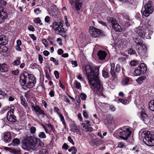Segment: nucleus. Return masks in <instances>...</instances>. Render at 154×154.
Listing matches in <instances>:
<instances>
[{
  "label": "nucleus",
  "instance_id": "obj_39",
  "mask_svg": "<svg viewBox=\"0 0 154 154\" xmlns=\"http://www.w3.org/2000/svg\"><path fill=\"white\" fill-rule=\"evenodd\" d=\"M38 137L41 138H45L46 136L44 132H41L39 133Z\"/></svg>",
  "mask_w": 154,
  "mask_h": 154
},
{
  "label": "nucleus",
  "instance_id": "obj_43",
  "mask_svg": "<svg viewBox=\"0 0 154 154\" xmlns=\"http://www.w3.org/2000/svg\"><path fill=\"white\" fill-rule=\"evenodd\" d=\"M50 60L53 61L55 65H59L58 60L55 59L53 57H51L50 58Z\"/></svg>",
  "mask_w": 154,
  "mask_h": 154
},
{
  "label": "nucleus",
  "instance_id": "obj_11",
  "mask_svg": "<svg viewBox=\"0 0 154 154\" xmlns=\"http://www.w3.org/2000/svg\"><path fill=\"white\" fill-rule=\"evenodd\" d=\"M7 13L4 11L3 7L0 8V23H3L8 18Z\"/></svg>",
  "mask_w": 154,
  "mask_h": 154
},
{
  "label": "nucleus",
  "instance_id": "obj_20",
  "mask_svg": "<svg viewBox=\"0 0 154 154\" xmlns=\"http://www.w3.org/2000/svg\"><path fill=\"white\" fill-rule=\"evenodd\" d=\"M7 37L4 35L0 36V45H6L8 43Z\"/></svg>",
  "mask_w": 154,
  "mask_h": 154
},
{
  "label": "nucleus",
  "instance_id": "obj_51",
  "mask_svg": "<svg viewBox=\"0 0 154 154\" xmlns=\"http://www.w3.org/2000/svg\"><path fill=\"white\" fill-rule=\"evenodd\" d=\"M30 130L31 132L33 134L35 132L36 129L35 127H32L30 128Z\"/></svg>",
  "mask_w": 154,
  "mask_h": 154
},
{
  "label": "nucleus",
  "instance_id": "obj_31",
  "mask_svg": "<svg viewBox=\"0 0 154 154\" xmlns=\"http://www.w3.org/2000/svg\"><path fill=\"white\" fill-rule=\"evenodd\" d=\"M20 100L21 103L23 106L25 108H26L27 107V103L25 99H23V98H20Z\"/></svg>",
  "mask_w": 154,
  "mask_h": 154
},
{
  "label": "nucleus",
  "instance_id": "obj_8",
  "mask_svg": "<svg viewBox=\"0 0 154 154\" xmlns=\"http://www.w3.org/2000/svg\"><path fill=\"white\" fill-rule=\"evenodd\" d=\"M131 131L128 128H125L124 130L120 131L119 137L122 139L126 140L131 134Z\"/></svg>",
  "mask_w": 154,
  "mask_h": 154
},
{
  "label": "nucleus",
  "instance_id": "obj_50",
  "mask_svg": "<svg viewBox=\"0 0 154 154\" xmlns=\"http://www.w3.org/2000/svg\"><path fill=\"white\" fill-rule=\"evenodd\" d=\"M20 63V61L17 60H15L13 63V65H18Z\"/></svg>",
  "mask_w": 154,
  "mask_h": 154
},
{
  "label": "nucleus",
  "instance_id": "obj_14",
  "mask_svg": "<svg viewBox=\"0 0 154 154\" xmlns=\"http://www.w3.org/2000/svg\"><path fill=\"white\" fill-rule=\"evenodd\" d=\"M103 143V141L101 140H100L98 138L95 139H92L90 142V144L93 146H98L102 144Z\"/></svg>",
  "mask_w": 154,
  "mask_h": 154
},
{
  "label": "nucleus",
  "instance_id": "obj_2",
  "mask_svg": "<svg viewBox=\"0 0 154 154\" xmlns=\"http://www.w3.org/2000/svg\"><path fill=\"white\" fill-rule=\"evenodd\" d=\"M22 143L25 149L28 151H37L44 146V144L39 138H33L32 136L24 138Z\"/></svg>",
  "mask_w": 154,
  "mask_h": 154
},
{
  "label": "nucleus",
  "instance_id": "obj_4",
  "mask_svg": "<svg viewBox=\"0 0 154 154\" xmlns=\"http://www.w3.org/2000/svg\"><path fill=\"white\" fill-rule=\"evenodd\" d=\"M34 79V76L32 74H29L27 72H23L20 76L19 82L21 85L24 86L29 80H32Z\"/></svg>",
  "mask_w": 154,
  "mask_h": 154
},
{
  "label": "nucleus",
  "instance_id": "obj_64",
  "mask_svg": "<svg viewBox=\"0 0 154 154\" xmlns=\"http://www.w3.org/2000/svg\"><path fill=\"white\" fill-rule=\"evenodd\" d=\"M54 91L53 90H51L49 93V94L51 97H53L54 95Z\"/></svg>",
  "mask_w": 154,
  "mask_h": 154
},
{
  "label": "nucleus",
  "instance_id": "obj_53",
  "mask_svg": "<svg viewBox=\"0 0 154 154\" xmlns=\"http://www.w3.org/2000/svg\"><path fill=\"white\" fill-rule=\"evenodd\" d=\"M34 21L35 23H39L41 22V20L38 17L35 18Z\"/></svg>",
  "mask_w": 154,
  "mask_h": 154
},
{
  "label": "nucleus",
  "instance_id": "obj_59",
  "mask_svg": "<svg viewBox=\"0 0 154 154\" xmlns=\"http://www.w3.org/2000/svg\"><path fill=\"white\" fill-rule=\"evenodd\" d=\"M28 28V29L30 31H34L35 30L34 28L31 25L29 26Z\"/></svg>",
  "mask_w": 154,
  "mask_h": 154
},
{
  "label": "nucleus",
  "instance_id": "obj_29",
  "mask_svg": "<svg viewBox=\"0 0 154 154\" xmlns=\"http://www.w3.org/2000/svg\"><path fill=\"white\" fill-rule=\"evenodd\" d=\"M148 138L147 141V140H144L145 143L149 146H154V139L152 140L151 141H149V138Z\"/></svg>",
  "mask_w": 154,
  "mask_h": 154
},
{
  "label": "nucleus",
  "instance_id": "obj_60",
  "mask_svg": "<svg viewBox=\"0 0 154 154\" xmlns=\"http://www.w3.org/2000/svg\"><path fill=\"white\" fill-rule=\"evenodd\" d=\"M63 51L62 49H59L57 51V53L59 55H61L63 54Z\"/></svg>",
  "mask_w": 154,
  "mask_h": 154
},
{
  "label": "nucleus",
  "instance_id": "obj_46",
  "mask_svg": "<svg viewBox=\"0 0 154 154\" xmlns=\"http://www.w3.org/2000/svg\"><path fill=\"white\" fill-rule=\"evenodd\" d=\"M80 97L82 100H85L87 96L85 94L82 93L80 94Z\"/></svg>",
  "mask_w": 154,
  "mask_h": 154
},
{
  "label": "nucleus",
  "instance_id": "obj_52",
  "mask_svg": "<svg viewBox=\"0 0 154 154\" xmlns=\"http://www.w3.org/2000/svg\"><path fill=\"white\" fill-rule=\"evenodd\" d=\"M34 13L38 14L41 12V11L40 9L39 8H37L34 9Z\"/></svg>",
  "mask_w": 154,
  "mask_h": 154
},
{
  "label": "nucleus",
  "instance_id": "obj_5",
  "mask_svg": "<svg viewBox=\"0 0 154 154\" xmlns=\"http://www.w3.org/2000/svg\"><path fill=\"white\" fill-rule=\"evenodd\" d=\"M147 70V66L144 63H140L134 71V74L135 76H138L145 73Z\"/></svg>",
  "mask_w": 154,
  "mask_h": 154
},
{
  "label": "nucleus",
  "instance_id": "obj_6",
  "mask_svg": "<svg viewBox=\"0 0 154 154\" xmlns=\"http://www.w3.org/2000/svg\"><path fill=\"white\" fill-rule=\"evenodd\" d=\"M90 29V34L94 38L97 37L99 35H104V32L100 29L92 26L91 27Z\"/></svg>",
  "mask_w": 154,
  "mask_h": 154
},
{
  "label": "nucleus",
  "instance_id": "obj_49",
  "mask_svg": "<svg viewBox=\"0 0 154 154\" xmlns=\"http://www.w3.org/2000/svg\"><path fill=\"white\" fill-rule=\"evenodd\" d=\"M63 99L64 101L68 103H70V101L69 98L66 96H63Z\"/></svg>",
  "mask_w": 154,
  "mask_h": 154
},
{
  "label": "nucleus",
  "instance_id": "obj_36",
  "mask_svg": "<svg viewBox=\"0 0 154 154\" xmlns=\"http://www.w3.org/2000/svg\"><path fill=\"white\" fill-rule=\"evenodd\" d=\"M128 54L130 55L137 54L135 51L132 48H130L128 50Z\"/></svg>",
  "mask_w": 154,
  "mask_h": 154
},
{
  "label": "nucleus",
  "instance_id": "obj_13",
  "mask_svg": "<svg viewBox=\"0 0 154 154\" xmlns=\"http://www.w3.org/2000/svg\"><path fill=\"white\" fill-rule=\"evenodd\" d=\"M70 130L73 132H75L77 134L80 135H81L80 128L78 125L74 124H72L71 125Z\"/></svg>",
  "mask_w": 154,
  "mask_h": 154
},
{
  "label": "nucleus",
  "instance_id": "obj_34",
  "mask_svg": "<svg viewBox=\"0 0 154 154\" xmlns=\"http://www.w3.org/2000/svg\"><path fill=\"white\" fill-rule=\"evenodd\" d=\"M68 151L69 152H72V154H75L77 151L76 148L75 146L71 147L68 149Z\"/></svg>",
  "mask_w": 154,
  "mask_h": 154
},
{
  "label": "nucleus",
  "instance_id": "obj_40",
  "mask_svg": "<svg viewBox=\"0 0 154 154\" xmlns=\"http://www.w3.org/2000/svg\"><path fill=\"white\" fill-rule=\"evenodd\" d=\"M58 114L59 116L61 121L62 122L63 125H65V122L64 120V117L63 116V115L60 113H58Z\"/></svg>",
  "mask_w": 154,
  "mask_h": 154
},
{
  "label": "nucleus",
  "instance_id": "obj_22",
  "mask_svg": "<svg viewBox=\"0 0 154 154\" xmlns=\"http://www.w3.org/2000/svg\"><path fill=\"white\" fill-rule=\"evenodd\" d=\"M107 19L109 23H111L112 26L118 23L116 20L112 17H108L107 18Z\"/></svg>",
  "mask_w": 154,
  "mask_h": 154
},
{
  "label": "nucleus",
  "instance_id": "obj_63",
  "mask_svg": "<svg viewBox=\"0 0 154 154\" xmlns=\"http://www.w3.org/2000/svg\"><path fill=\"white\" fill-rule=\"evenodd\" d=\"M48 40L50 42V44L52 45H54V42L53 41V39L52 38H51L50 37H49L48 38Z\"/></svg>",
  "mask_w": 154,
  "mask_h": 154
},
{
  "label": "nucleus",
  "instance_id": "obj_32",
  "mask_svg": "<svg viewBox=\"0 0 154 154\" xmlns=\"http://www.w3.org/2000/svg\"><path fill=\"white\" fill-rule=\"evenodd\" d=\"M20 143V140L17 138L14 139L12 141V144L14 146H17Z\"/></svg>",
  "mask_w": 154,
  "mask_h": 154
},
{
  "label": "nucleus",
  "instance_id": "obj_42",
  "mask_svg": "<svg viewBox=\"0 0 154 154\" xmlns=\"http://www.w3.org/2000/svg\"><path fill=\"white\" fill-rule=\"evenodd\" d=\"M118 100L120 102H121V103H123L125 105L128 104L129 102L127 100H124L122 99H118Z\"/></svg>",
  "mask_w": 154,
  "mask_h": 154
},
{
  "label": "nucleus",
  "instance_id": "obj_56",
  "mask_svg": "<svg viewBox=\"0 0 154 154\" xmlns=\"http://www.w3.org/2000/svg\"><path fill=\"white\" fill-rule=\"evenodd\" d=\"M38 60L41 63H42L43 59L42 56L41 54L38 55Z\"/></svg>",
  "mask_w": 154,
  "mask_h": 154
},
{
  "label": "nucleus",
  "instance_id": "obj_26",
  "mask_svg": "<svg viewBox=\"0 0 154 154\" xmlns=\"http://www.w3.org/2000/svg\"><path fill=\"white\" fill-rule=\"evenodd\" d=\"M149 108L150 110L154 111V100H151L149 103Z\"/></svg>",
  "mask_w": 154,
  "mask_h": 154
},
{
  "label": "nucleus",
  "instance_id": "obj_3",
  "mask_svg": "<svg viewBox=\"0 0 154 154\" xmlns=\"http://www.w3.org/2000/svg\"><path fill=\"white\" fill-rule=\"evenodd\" d=\"M154 11L153 7L151 1H149L144 5L141 11L142 15L146 17H148Z\"/></svg>",
  "mask_w": 154,
  "mask_h": 154
},
{
  "label": "nucleus",
  "instance_id": "obj_16",
  "mask_svg": "<svg viewBox=\"0 0 154 154\" xmlns=\"http://www.w3.org/2000/svg\"><path fill=\"white\" fill-rule=\"evenodd\" d=\"M12 114H7V119L9 122L10 123L15 122L17 121L16 117L14 115V114L12 112Z\"/></svg>",
  "mask_w": 154,
  "mask_h": 154
},
{
  "label": "nucleus",
  "instance_id": "obj_28",
  "mask_svg": "<svg viewBox=\"0 0 154 154\" xmlns=\"http://www.w3.org/2000/svg\"><path fill=\"white\" fill-rule=\"evenodd\" d=\"M5 64H0V71L2 72H6L8 70Z\"/></svg>",
  "mask_w": 154,
  "mask_h": 154
},
{
  "label": "nucleus",
  "instance_id": "obj_41",
  "mask_svg": "<svg viewBox=\"0 0 154 154\" xmlns=\"http://www.w3.org/2000/svg\"><path fill=\"white\" fill-rule=\"evenodd\" d=\"M138 63L137 60H133L130 62V64L131 66H134Z\"/></svg>",
  "mask_w": 154,
  "mask_h": 154
},
{
  "label": "nucleus",
  "instance_id": "obj_54",
  "mask_svg": "<svg viewBox=\"0 0 154 154\" xmlns=\"http://www.w3.org/2000/svg\"><path fill=\"white\" fill-rule=\"evenodd\" d=\"M0 4L2 5L5 6L7 3L4 0H0Z\"/></svg>",
  "mask_w": 154,
  "mask_h": 154
},
{
  "label": "nucleus",
  "instance_id": "obj_7",
  "mask_svg": "<svg viewBox=\"0 0 154 154\" xmlns=\"http://www.w3.org/2000/svg\"><path fill=\"white\" fill-rule=\"evenodd\" d=\"M111 69H110V73L112 77L115 79L116 78L117 75L116 73L119 72L121 69V67L119 64H117L116 66L115 71V65L113 64H111Z\"/></svg>",
  "mask_w": 154,
  "mask_h": 154
},
{
  "label": "nucleus",
  "instance_id": "obj_24",
  "mask_svg": "<svg viewBox=\"0 0 154 154\" xmlns=\"http://www.w3.org/2000/svg\"><path fill=\"white\" fill-rule=\"evenodd\" d=\"M112 28L115 30L117 32H121L122 30L121 26L118 23L116 24H114V25H113L112 26Z\"/></svg>",
  "mask_w": 154,
  "mask_h": 154
},
{
  "label": "nucleus",
  "instance_id": "obj_55",
  "mask_svg": "<svg viewBox=\"0 0 154 154\" xmlns=\"http://www.w3.org/2000/svg\"><path fill=\"white\" fill-rule=\"evenodd\" d=\"M68 140L69 142L71 143L73 145H74L75 143L73 142V140L72 139L70 136H69L68 137Z\"/></svg>",
  "mask_w": 154,
  "mask_h": 154
},
{
  "label": "nucleus",
  "instance_id": "obj_48",
  "mask_svg": "<svg viewBox=\"0 0 154 154\" xmlns=\"http://www.w3.org/2000/svg\"><path fill=\"white\" fill-rule=\"evenodd\" d=\"M123 17L124 18H125V20H126V21H128L131 20L129 18V17L128 15L125 14H123Z\"/></svg>",
  "mask_w": 154,
  "mask_h": 154
},
{
  "label": "nucleus",
  "instance_id": "obj_44",
  "mask_svg": "<svg viewBox=\"0 0 154 154\" xmlns=\"http://www.w3.org/2000/svg\"><path fill=\"white\" fill-rule=\"evenodd\" d=\"M133 23V22L131 20L126 21L125 25L126 27H128L130 25H131Z\"/></svg>",
  "mask_w": 154,
  "mask_h": 154
},
{
  "label": "nucleus",
  "instance_id": "obj_10",
  "mask_svg": "<svg viewBox=\"0 0 154 154\" xmlns=\"http://www.w3.org/2000/svg\"><path fill=\"white\" fill-rule=\"evenodd\" d=\"M143 134L145 135L143 139V141L145 143L144 140H147V141L148 138H149V141H151L152 140L154 139V132H150L149 131H146L143 132Z\"/></svg>",
  "mask_w": 154,
  "mask_h": 154
},
{
  "label": "nucleus",
  "instance_id": "obj_23",
  "mask_svg": "<svg viewBox=\"0 0 154 154\" xmlns=\"http://www.w3.org/2000/svg\"><path fill=\"white\" fill-rule=\"evenodd\" d=\"M11 134L9 132H7L5 133L4 136V140L6 142H9L11 140Z\"/></svg>",
  "mask_w": 154,
  "mask_h": 154
},
{
  "label": "nucleus",
  "instance_id": "obj_27",
  "mask_svg": "<svg viewBox=\"0 0 154 154\" xmlns=\"http://www.w3.org/2000/svg\"><path fill=\"white\" fill-rule=\"evenodd\" d=\"M146 79V76H141L139 77L136 80V81L139 84H141L142 83L143 81Z\"/></svg>",
  "mask_w": 154,
  "mask_h": 154
},
{
  "label": "nucleus",
  "instance_id": "obj_37",
  "mask_svg": "<svg viewBox=\"0 0 154 154\" xmlns=\"http://www.w3.org/2000/svg\"><path fill=\"white\" fill-rule=\"evenodd\" d=\"M74 87L77 89H79L81 87L80 83L76 80H75L74 83Z\"/></svg>",
  "mask_w": 154,
  "mask_h": 154
},
{
  "label": "nucleus",
  "instance_id": "obj_21",
  "mask_svg": "<svg viewBox=\"0 0 154 154\" xmlns=\"http://www.w3.org/2000/svg\"><path fill=\"white\" fill-rule=\"evenodd\" d=\"M27 86L29 88H32L35 85V84L36 82V81L35 80V78L34 77V79L32 80H29V81L27 82Z\"/></svg>",
  "mask_w": 154,
  "mask_h": 154
},
{
  "label": "nucleus",
  "instance_id": "obj_58",
  "mask_svg": "<svg viewBox=\"0 0 154 154\" xmlns=\"http://www.w3.org/2000/svg\"><path fill=\"white\" fill-rule=\"evenodd\" d=\"M148 36L150 38V36L153 34V31L152 30H149L148 31Z\"/></svg>",
  "mask_w": 154,
  "mask_h": 154
},
{
  "label": "nucleus",
  "instance_id": "obj_33",
  "mask_svg": "<svg viewBox=\"0 0 154 154\" xmlns=\"http://www.w3.org/2000/svg\"><path fill=\"white\" fill-rule=\"evenodd\" d=\"M129 81V79L128 77H125L123 79L122 83L123 85H126L128 84Z\"/></svg>",
  "mask_w": 154,
  "mask_h": 154
},
{
  "label": "nucleus",
  "instance_id": "obj_9",
  "mask_svg": "<svg viewBox=\"0 0 154 154\" xmlns=\"http://www.w3.org/2000/svg\"><path fill=\"white\" fill-rule=\"evenodd\" d=\"M53 29L57 33H60L64 32V29L62 25L56 21L54 22L52 25Z\"/></svg>",
  "mask_w": 154,
  "mask_h": 154
},
{
  "label": "nucleus",
  "instance_id": "obj_1",
  "mask_svg": "<svg viewBox=\"0 0 154 154\" xmlns=\"http://www.w3.org/2000/svg\"><path fill=\"white\" fill-rule=\"evenodd\" d=\"M89 84L94 87L93 91L98 95H103V85L98 77V66H87L85 68Z\"/></svg>",
  "mask_w": 154,
  "mask_h": 154
},
{
  "label": "nucleus",
  "instance_id": "obj_38",
  "mask_svg": "<svg viewBox=\"0 0 154 154\" xmlns=\"http://www.w3.org/2000/svg\"><path fill=\"white\" fill-rule=\"evenodd\" d=\"M137 34L140 37H142L143 38L144 36L145 35V34L144 33L143 31L142 30L138 31Z\"/></svg>",
  "mask_w": 154,
  "mask_h": 154
},
{
  "label": "nucleus",
  "instance_id": "obj_45",
  "mask_svg": "<svg viewBox=\"0 0 154 154\" xmlns=\"http://www.w3.org/2000/svg\"><path fill=\"white\" fill-rule=\"evenodd\" d=\"M21 151L20 150H17L15 149H12L11 150V152L14 154H20Z\"/></svg>",
  "mask_w": 154,
  "mask_h": 154
},
{
  "label": "nucleus",
  "instance_id": "obj_47",
  "mask_svg": "<svg viewBox=\"0 0 154 154\" xmlns=\"http://www.w3.org/2000/svg\"><path fill=\"white\" fill-rule=\"evenodd\" d=\"M15 109V107L14 106H11L10 107V110L7 112V113L8 114H12V112L13 113V114H14V110Z\"/></svg>",
  "mask_w": 154,
  "mask_h": 154
},
{
  "label": "nucleus",
  "instance_id": "obj_17",
  "mask_svg": "<svg viewBox=\"0 0 154 154\" xmlns=\"http://www.w3.org/2000/svg\"><path fill=\"white\" fill-rule=\"evenodd\" d=\"M97 54L99 59L101 60H105L107 56L106 52L102 50H99L98 51Z\"/></svg>",
  "mask_w": 154,
  "mask_h": 154
},
{
  "label": "nucleus",
  "instance_id": "obj_18",
  "mask_svg": "<svg viewBox=\"0 0 154 154\" xmlns=\"http://www.w3.org/2000/svg\"><path fill=\"white\" fill-rule=\"evenodd\" d=\"M133 40L137 45H140L143 49L145 48V46L143 43L142 40L139 38H134Z\"/></svg>",
  "mask_w": 154,
  "mask_h": 154
},
{
  "label": "nucleus",
  "instance_id": "obj_30",
  "mask_svg": "<svg viewBox=\"0 0 154 154\" xmlns=\"http://www.w3.org/2000/svg\"><path fill=\"white\" fill-rule=\"evenodd\" d=\"M36 90L38 92H42L44 91L45 88L43 85H40L36 88Z\"/></svg>",
  "mask_w": 154,
  "mask_h": 154
},
{
  "label": "nucleus",
  "instance_id": "obj_19",
  "mask_svg": "<svg viewBox=\"0 0 154 154\" xmlns=\"http://www.w3.org/2000/svg\"><path fill=\"white\" fill-rule=\"evenodd\" d=\"M74 3H75V9L77 11H79L82 7V3L81 0H74Z\"/></svg>",
  "mask_w": 154,
  "mask_h": 154
},
{
  "label": "nucleus",
  "instance_id": "obj_35",
  "mask_svg": "<svg viewBox=\"0 0 154 154\" xmlns=\"http://www.w3.org/2000/svg\"><path fill=\"white\" fill-rule=\"evenodd\" d=\"M108 70H103L102 71V75L105 78H108L109 77V74Z\"/></svg>",
  "mask_w": 154,
  "mask_h": 154
},
{
  "label": "nucleus",
  "instance_id": "obj_15",
  "mask_svg": "<svg viewBox=\"0 0 154 154\" xmlns=\"http://www.w3.org/2000/svg\"><path fill=\"white\" fill-rule=\"evenodd\" d=\"M140 118L145 124L148 123L150 121L148 115L144 111H142L140 113Z\"/></svg>",
  "mask_w": 154,
  "mask_h": 154
},
{
  "label": "nucleus",
  "instance_id": "obj_57",
  "mask_svg": "<svg viewBox=\"0 0 154 154\" xmlns=\"http://www.w3.org/2000/svg\"><path fill=\"white\" fill-rule=\"evenodd\" d=\"M54 74L57 79L59 78V73L57 71H55L54 72Z\"/></svg>",
  "mask_w": 154,
  "mask_h": 154
},
{
  "label": "nucleus",
  "instance_id": "obj_25",
  "mask_svg": "<svg viewBox=\"0 0 154 154\" xmlns=\"http://www.w3.org/2000/svg\"><path fill=\"white\" fill-rule=\"evenodd\" d=\"M8 50V48L5 45H2L0 47V53L1 54L2 53L6 52Z\"/></svg>",
  "mask_w": 154,
  "mask_h": 154
},
{
  "label": "nucleus",
  "instance_id": "obj_62",
  "mask_svg": "<svg viewBox=\"0 0 154 154\" xmlns=\"http://www.w3.org/2000/svg\"><path fill=\"white\" fill-rule=\"evenodd\" d=\"M19 71L18 69L12 71V73L14 75H17L19 74Z\"/></svg>",
  "mask_w": 154,
  "mask_h": 154
},
{
  "label": "nucleus",
  "instance_id": "obj_61",
  "mask_svg": "<svg viewBox=\"0 0 154 154\" xmlns=\"http://www.w3.org/2000/svg\"><path fill=\"white\" fill-rule=\"evenodd\" d=\"M29 36L30 38L33 39V40H36V37L34 34H30Z\"/></svg>",
  "mask_w": 154,
  "mask_h": 154
},
{
  "label": "nucleus",
  "instance_id": "obj_12",
  "mask_svg": "<svg viewBox=\"0 0 154 154\" xmlns=\"http://www.w3.org/2000/svg\"><path fill=\"white\" fill-rule=\"evenodd\" d=\"M31 107L33 108L36 113L38 112L39 114L42 115L43 117H44L45 115L46 116V115L44 110L42 109L38 105H36L35 106L32 105Z\"/></svg>",
  "mask_w": 154,
  "mask_h": 154
}]
</instances>
